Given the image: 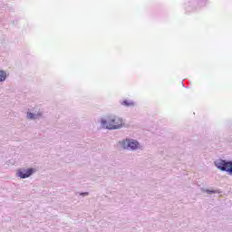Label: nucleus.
Masks as SVG:
<instances>
[{"instance_id": "1", "label": "nucleus", "mask_w": 232, "mask_h": 232, "mask_svg": "<svg viewBox=\"0 0 232 232\" xmlns=\"http://www.w3.org/2000/svg\"><path fill=\"white\" fill-rule=\"evenodd\" d=\"M102 126L106 130H119L124 126V121L119 116L111 115L102 121Z\"/></svg>"}, {"instance_id": "8", "label": "nucleus", "mask_w": 232, "mask_h": 232, "mask_svg": "<svg viewBox=\"0 0 232 232\" xmlns=\"http://www.w3.org/2000/svg\"><path fill=\"white\" fill-rule=\"evenodd\" d=\"M207 193H215V191L207 190Z\"/></svg>"}, {"instance_id": "2", "label": "nucleus", "mask_w": 232, "mask_h": 232, "mask_svg": "<svg viewBox=\"0 0 232 232\" xmlns=\"http://www.w3.org/2000/svg\"><path fill=\"white\" fill-rule=\"evenodd\" d=\"M218 169L221 171H226L229 175H232V161H227L226 160H218L214 162Z\"/></svg>"}, {"instance_id": "3", "label": "nucleus", "mask_w": 232, "mask_h": 232, "mask_svg": "<svg viewBox=\"0 0 232 232\" xmlns=\"http://www.w3.org/2000/svg\"><path fill=\"white\" fill-rule=\"evenodd\" d=\"M122 145L124 149L130 148V150H137L139 146V142H137V140H123Z\"/></svg>"}, {"instance_id": "5", "label": "nucleus", "mask_w": 232, "mask_h": 232, "mask_svg": "<svg viewBox=\"0 0 232 232\" xmlns=\"http://www.w3.org/2000/svg\"><path fill=\"white\" fill-rule=\"evenodd\" d=\"M122 106H134L135 103L132 101L124 100L121 102Z\"/></svg>"}, {"instance_id": "7", "label": "nucleus", "mask_w": 232, "mask_h": 232, "mask_svg": "<svg viewBox=\"0 0 232 232\" xmlns=\"http://www.w3.org/2000/svg\"><path fill=\"white\" fill-rule=\"evenodd\" d=\"M27 117L28 119H34V113L32 112L27 113Z\"/></svg>"}, {"instance_id": "6", "label": "nucleus", "mask_w": 232, "mask_h": 232, "mask_svg": "<svg viewBox=\"0 0 232 232\" xmlns=\"http://www.w3.org/2000/svg\"><path fill=\"white\" fill-rule=\"evenodd\" d=\"M6 81V72L0 71V82Z\"/></svg>"}, {"instance_id": "4", "label": "nucleus", "mask_w": 232, "mask_h": 232, "mask_svg": "<svg viewBox=\"0 0 232 232\" xmlns=\"http://www.w3.org/2000/svg\"><path fill=\"white\" fill-rule=\"evenodd\" d=\"M34 174V169H28L24 170H18L17 175L20 179H28L31 175Z\"/></svg>"}]
</instances>
